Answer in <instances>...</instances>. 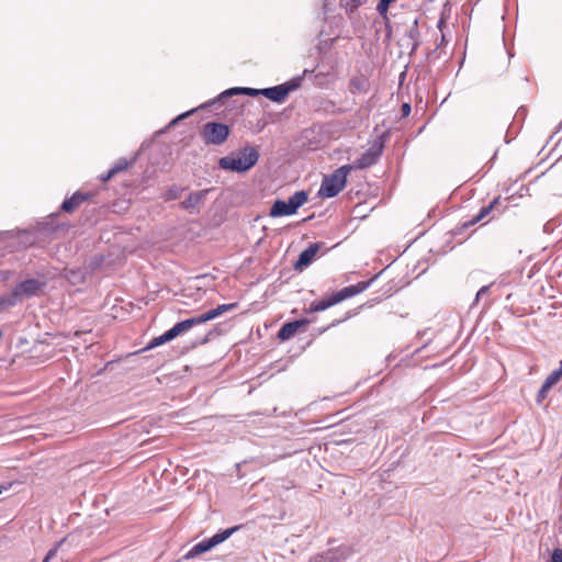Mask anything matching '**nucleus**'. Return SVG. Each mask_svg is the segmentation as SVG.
Segmentation results:
<instances>
[{
	"label": "nucleus",
	"instance_id": "obj_1",
	"mask_svg": "<svg viewBox=\"0 0 562 562\" xmlns=\"http://www.w3.org/2000/svg\"><path fill=\"white\" fill-rule=\"evenodd\" d=\"M259 159V153L256 147L246 146L218 160V166L224 170L235 172H246L251 169Z\"/></svg>",
	"mask_w": 562,
	"mask_h": 562
},
{
	"label": "nucleus",
	"instance_id": "obj_2",
	"mask_svg": "<svg viewBox=\"0 0 562 562\" xmlns=\"http://www.w3.org/2000/svg\"><path fill=\"white\" fill-rule=\"evenodd\" d=\"M236 306L237 303L222 304L201 315L179 322L176 325H173L170 329H168L170 336L172 337V339H175L180 334L188 331L192 327L215 319L216 317L223 315L224 313L234 310Z\"/></svg>",
	"mask_w": 562,
	"mask_h": 562
},
{
	"label": "nucleus",
	"instance_id": "obj_3",
	"mask_svg": "<svg viewBox=\"0 0 562 562\" xmlns=\"http://www.w3.org/2000/svg\"><path fill=\"white\" fill-rule=\"evenodd\" d=\"M351 170H353V167L345 165L336 169L331 175L325 176L318 194L324 198L336 196L345 188L347 176Z\"/></svg>",
	"mask_w": 562,
	"mask_h": 562
},
{
	"label": "nucleus",
	"instance_id": "obj_4",
	"mask_svg": "<svg viewBox=\"0 0 562 562\" xmlns=\"http://www.w3.org/2000/svg\"><path fill=\"white\" fill-rule=\"evenodd\" d=\"M308 194L305 191H297L288 201L276 200L270 209L271 217L294 215L297 210L307 202Z\"/></svg>",
	"mask_w": 562,
	"mask_h": 562
},
{
	"label": "nucleus",
	"instance_id": "obj_5",
	"mask_svg": "<svg viewBox=\"0 0 562 562\" xmlns=\"http://www.w3.org/2000/svg\"><path fill=\"white\" fill-rule=\"evenodd\" d=\"M239 528H240L239 526H235V527L225 529L224 531L218 532L209 539H204V540L200 541L187 553L186 558L192 559L201 553L210 551L217 544H220V543L224 542L226 539H228Z\"/></svg>",
	"mask_w": 562,
	"mask_h": 562
},
{
	"label": "nucleus",
	"instance_id": "obj_6",
	"mask_svg": "<svg viewBox=\"0 0 562 562\" xmlns=\"http://www.w3.org/2000/svg\"><path fill=\"white\" fill-rule=\"evenodd\" d=\"M228 134V126L217 122H209L203 126L202 130V137L206 144H223L227 139Z\"/></svg>",
	"mask_w": 562,
	"mask_h": 562
},
{
	"label": "nucleus",
	"instance_id": "obj_7",
	"mask_svg": "<svg viewBox=\"0 0 562 562\" xmlns=\"http://www.w3.org/2000/svg\"><path fill=\"white\" fill-rule=\"evenodd\" d=\"M44 283L37 279H27L20 283H18L12 290L11 294L7 297L10 300H14V305L18 301H21L25 297H31L35 295L42 288Z\"/></svg>",
	"mask_w": 562,
	"mask_h": 562
},
{
	"label": "nucleus",
	"instance_id": "obj_8",
	"mask_svg": "<svg viewBox=\"0 0 562 562\" xmlns=\"http://www.w3.org/2000/svg\"><path fill=\"white\" fill-rule=\"evenodd\" d=\"M299 86V80H292L283 85L260 89V93L273 102H283L286 95L297 89Z\"/></svg>",
	"mask_w": 562,
	"mask_h": 562
},
{
	"label": "nucleus",
	"instance_id": "obj_9",
	"mask_svg": "<svg viewBox=\"0 0 562 562\" xmlns=\"http://www.w3.org/2000/svg\"><path fill=\"white\" fill-rule=\"evenodd\" d=\"M372 281H373V279L369 280V281H361V282H358L357 284H352V285H349V286H346V288L339 290L338 292L333 294L334 302H336V304H338L347 299L353 297V296L362 293L370 286Z\"/></svg>",
	"mask_w": 562,
	"mask_h": 562
},
{
	"label": "nucleus",
	"instance_id": "obj_10",
	"mask_svg": "<svg viewBox=\"0 0 562 562\" xmlns=\"http://www.w3.org/2000/svg\"><path fill=\"white\" fill-rule=\"evenodd\" d=\"M382 145L370 147L350 166L353 167V169H366L374 165L382 153Z\"/></svg>",
	"mask_w": 562,
	"mask_h": 562
},
{
	"label": "nucleus",
	"instance_id": "obj_11",
	"mask_svg": "<svg viewBox=\"0 0 562 562\" xmlns=\"http://www.w3.org/2000/svg\"><path fill=\"white\" fill-rule=\"evenodd\" d=\"M319 248H321L319 244H317V243L311 244L306 249H304L300 254L299 259L294 265V268L296 270H302L305 267H307L313 261L315 256L317 255Z\"/></svg>",
	"mask_w": 562,
	"mask_h": 562
},
{
	"label": "nucleus",
	"instance_id": "obj_12",
	"mask_svg": "<svg viewBox=\"0 0 562 562\" xmlns=\"http://www.w3.org/2000/svg\"><path fill=\"white\" fill-rule=\"evenodd\" d=\"M211 189L200 190L190 193V195L181 203L184 210H194L206 196Z\"/></svg>",
	"mask_w": 562,
	"mask_h": 562
},
{
	"label": "nucleus",
	"instance_id": "obj_13",
	"mask_svg": "<svg viewBox=\"0 0 562 562\" xmlns=\"http://www.w3.org/2000/svg\"><path fill=\"white\" fill-rule=\"evenodd\" d=\"M304 324L303 321H294V322H290V323H285L279 330L278 333V337L281 339V340H288L290 339L291 337H293L299 328Z\"/></svg>",
	"mask_w": 562,
	"mask_h": 562
},
{
	"label": "nucleus",
	"instance_id": "obj_14",
	"mask_svg": "<svg viewBox=\"0 0 562 562\" xmlns=\"http://www.w3.org/2000/svg\"><path fill=\"white\" fill-rule=\"evenodd\" d=\"M86 200V195L77 192L70 199H67L61 204V210L65 212H72L76 210L82 201Z\"/></svg>",
	"mask_w": 562,
	"mask_h": 562
},
{
	"label": "nucleus",
	"instance_id": "obj_15",
	"mask_svg": "<svg viewBox=\"0 0 562 562\" xmlns=\"http://www.w3.org/2000/svg\"><path fill=\"white\" fill-rule=\"evenodd\" d=\"M247 94V95H250V97H255V95H258V94H261L260 93V89H254V88H231L226 91H224L220 98H226V97H231V95H235V94Z\"/></svg>",
	"mask_w": 562,
	"mask_h": 562
},
{
	"label": "nucleus",
	"instance_id": "obj_16",
	"mask_svg": "<svg viewBox=\"0 0 562 562\" xmlns=\"http://www.w3.org/2000/svg\"><path fill=\"white\" fill-rule=\"evenodd\" d=\"M334 305H336V302H334V297H333V295H330L328 299L313 302L310 305V311L311 312H323Z\"/></svg>",
	"mask_w": 562,
	"mask_h": 562
},
{
	"label": "nucleus",
	"instance_id": "obj_17",
	"mask_svg": "<svg viewBox=\"0 0 562 562\" xmlns=\"http://www.w3.org/2000/svg\"><path fill=\"white\" fill-rule=\"evenodd\" d=\"M562 378V360L560 361V367L553 370L544 380V389H551L555 385L560 379Z\"/></svg>",
	"mask_w": 562,
	"mask_h": 562
},
{
	"label": "nucleus",
	"instance_id": "obj_18",
	"mask_svg": "<svg viewBox=\"0 0 562 562\" xmlns=\"http://www.w3.org/2000/svg\"><path fill=\"white\" fill-rule=\"evenodd\" d=\"M170 340H172V337L170 336L169 330H167L162 335L151 339V341L147 346V349H151V348L158 347V346H160L162 344H166V342H168Z\"/></svg>",
	"mask_w": 562,
	"mask_h": 562
},
{
	"label": "nucleus",
	"instance_id": "obj_19",
	"mask_svg": "<svg viewBox=\"0 0 562 562\" xmlns=\"http://www.w3.org/2000/svg\"><path fill=\"white\" fill-rule=\"evenodd\" d=\"M496 202L497 201L494 200L488 206L482 207L480 210L479 214L474 217V220L472 222L475 223V222L483 220L491 212V210L493 209V206Z\"/></svg>",
	"mask_w": 562,
	"mask_h": 562
},
{
	"label": "nucleus",
	"instance_id": "obj_20",
	"mask_svg": "<svg viewBox=\"0 0 562 562\" xmlns=\"http://www.w3.org/2000/svg\"><path fill=\"white\" fill-rule=\"evenodd\" d=\"M395 0H380L379 4L376 5V10L378 12L382 15V16H386V13H387V10H389V7L392 2H394Z\"/></svg>",
	"mask_w": 562,
	"mask_h": 562
},
{
	"label": "nucleus",
	"instance_id": "obj_21",
	"mask_svg": "<svg viewBox=\"0 0 562 562\" xmlns=\"http://www.w3.org/2000/svg\"><path fill=\"white\" fill-rule=\"evenodd\" d=\"M128 161L124 158L120 159L112 168L111 173H119L128 167Z\"/></svg>",
	"mask_w": 562,
	"mask_h": 562
},
{
	"label": "nucleus",
	"instance_id": "obj_22",
	"mask_svg": "<svg viewBox=\"0 0 562 562\" xmlns=\"http://www.w3.org/2000/svg\"><path fill=\"white\" fill-rule=\"evenodd\" d=\"M181 195V190L179 188H171L166 192V200H177Z\"/></svg>",
	"mask_w": 562,
	"mask_h": 562
},
{
	"label": "nucleus",
	"instance_id": "obj_23",
	"mask_svg": "<svg viewBox=\"0 0 562 562\" xmlns=\"http://www.w3.org/2000/svg\"><path fill=\"white\" fill-rule=\"evenodd\" d=\"M360 4V0H349L345 5L346 11L352 13Z\"/></svg>",
	"mask_w": 562,
	"mask_h": 562
},
{
	"label": "nucleus",
	"instance_id": "obj_24",
	"mask_svg": "<svg viewBox=\"0 0 562 562\" xmlns=\"http://www.w3.org/2000/svg\"><path fill=\"white\" fill-rule=\"evenodd\" d=\"M548 562H562V549L555 548L551 554V560Z\"/></svg>",
	"mask_w": 562,
	"mask_h": 562
},
{
	"label": "nucleus",
	"instance_id": "obj_25",
	"mask_svg": "<svg viewBox=\"0 0 562 562\" xmlns=\"http://www.w3.org/2000/svg\"><path fill=\"white\" fill-rule=\"evenodd\" d=\"M63 543V541H60L55 548L50 549L48 551V553L46 554L45 559L43 562H49L54 557H56L57 554V551H58V547Z\"/></svg>",
	"mask_w": 562,
	"mask_h": 562
},
{
	"label": "nucleus",
	"instance_id": "obj_26",
	"mask_svg": "<svg viewBox=\"0 0 562 562\" xmlns=\"http://www.w3.org/2000/svg\"><path fill=\"white\" fill-rule=\"evenodd\" d=\"M14 300H10L7 296H0V311L5 306H13Z\"/></svg>",
	"mask_w": 562,
	"mask_h": 562
},
{
	"label": "nucleus",
	"instance_id": "obj_27",
	"mask_svg": "<svg viewBox=\"0 0 562 562\" xmlns=\"http://www.w3.org/2000/svg\"><path fill=\"white\" fill-rule=\"evenodd\" d=\"M549 390L550 389H544V383H543L542 386L540 387L539 392H538V395H537V401L539 403L542 402L546 398Z\"/></svg>",
	"mask_w": 562,
	"mask_h": 562
},
{
	"label": "nucleus",
	"instance_id": "obj_28",
	"mask_svg": "<svg viewBox=\"0 0 562 562\" xmlns=\"http://www.w3.org/2000/svg\"><path fill=\"white\" fill-rule=\"evenodd\" d=\"M193 112H194V110H191V111H188V112H186V113L180 114L179 116H177L176 119H173V120L169 123V126H173V125H176L180 120H182V119H184V117L189 116V115H190L191 113H193Z\"/></svg>",
	"mask_w": 562,
	"mask_h": 562
},
{
	"label": "nucleus",
	"instance_id": "obj_29",
	"mask_svg": "<svg viewBox=\"0 0 562 562\" xmlns=\"http://www.w3.org/2000/svg\"><path fill=\"white\" fill-rule=\"evenodd\" d=\"M411 113V105L408 103H404L402 105V114L403 116H407Z\"/></svg>",
	"mask_w": 562,
	"mask_h": 562
},
{
	"label": "nucleus",
	"instance_id": "obj_30",
	"mask_svg": "<svg viewBox=\"0 0 562 562\" xmlns=\"http://www.w3.org/2000/svg\"><path fill=\"white\" fill-rule=\"evenodd\" d=\"M488 291V286H482L479 292L476 293V300H479L484 293Z\"/></svg>",
	"mask_w": 562,
	"mask_h": 562
},
{
	"label": "nucleus",
	"instance_id": "obj_31",
	"mask_svg": "<svg viewBox=\"0 0 562 562\" xmlns=\"http://www.w3.org/2000/svg\"><path fill=\"white\" fill-rule=\"evenodd\" d=\"M115 173H111V169L106 172V175L102 176V181H109Z\"/></svg>",
	"mask_w": 562,
	"mask_h": 562
},
{
	"label": "nucleus",
	"instance_id": "obj_32",
	"mask_svg": "<svg viewBox=\"0 0 562 562\" xmlns=\"http://www.w3.org/2000/svg\"><path fill=\"white\" fill-rule=\"evenodd\" d=\"M211 335V333H209L207 335H205L200 341L199 344L200 345H203V344H206L209 341V336Z\"/></svg>",
	"mask_w": 562,
	"mask_h": 562
},
{
	"label": "nucleus",
	"instance_id": "obj_33",
	"mask_svg": "<svg viewBox=\"0 0 562 562\" xmlns=\"http://www.w3.org/2000/svg\"><path fill=\"white\" fill-rule=\"evenodd\" d=\"M311 562H327V561H324V560H322V559H315V560H313V561H311Z\"/></svg>",
	"mask_w": 562,
	"mask_h": 562
},
{
	"label": "nucleus",
	"instance_id": "obj_34",
	"mask_svg": "<svg viewBox=\"0 0 562 562\" xmlns=\"http://www.w3.org/2000/svg\"><path fill=\"white\" fill-rule=\"evenodd\" d=\"M4 490H7V488H5L3 485H0V494H1Z\"/></svg>",
	"mask_w": 562,
	"mask_h": 562
}]
</instances>
